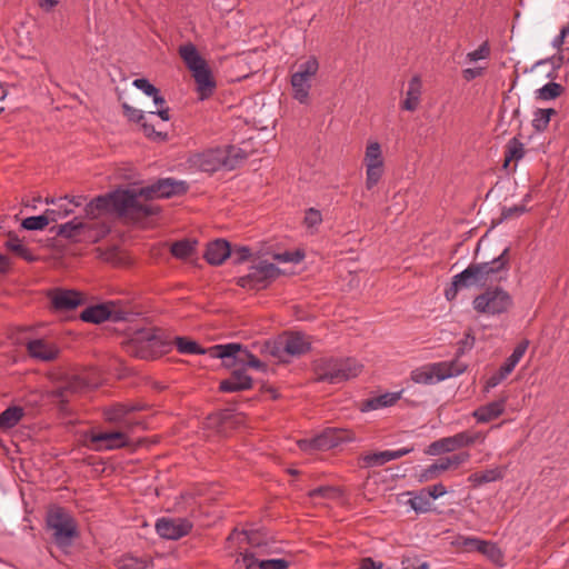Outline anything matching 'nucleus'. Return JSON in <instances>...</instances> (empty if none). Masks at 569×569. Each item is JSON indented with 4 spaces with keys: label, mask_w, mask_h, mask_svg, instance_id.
Instances as JSON below:
<instances>
[{
    "label": "nucleus",
    "mask_w": 569,
    "mask_h": 569,
    "mask_svg": "<svg viewBox=\"0 0 569 569\" xmlns=\"http://www.w3.org/2000/svg\"><path fill=\"white\" fill-rule=\"evenodd\" d=\"M184 181L172 178L159 179L157 182L140 188L138 191L130 189H117L103 196H98L86 206V213L97 218L102 212H113L120 217L140 219L157 213V208L151 203L141 202L139 198L161 199L181 194L187 191Z\"/></svg>",
    "instance_id": "1"
},
{
    "label": "nucleus",
    "mask_w": 569,
    "mask_h": 569,
    "mask_svg": "<svg viewBox=\"0 0 569 569\" xmlns=\"http://www.w3.org/2000/svg\"><path fill=\"white\" fill-rule=\"evenodd\" d=\"M509 272V247L491 261L471 263L452 277L450 286L445 290V297L451 301L458 292L470 287H485L488 283L501 281Z\"/></svg>",
    "instance_id": "2"
},
{
    "label": "nucleus",
    "mask_w": 569,
    "mask_h": 569,
    "mask_svg": "<svg viewBox=\"0 0 569 569\" xmlns=\"http://www.w3.org/2000/svg\"><path fill=\"white\" fill-rule=\"evenodd\" d=\"M179 56L192 73L200 100L209 98L216 88V81L207 61L191 42L179 47Z\"/></svg>",
    "instance_id": "3"
},
{
    "label": "nucleus",
    "mask_w": 569,
    "mask_h": 569,
    "mask_svg": "<svg viewBox=\"0 0 569 569\" xmlns=\"http://www.w3.org/2000/svg\"><path fill=\"white\" fill-rule=\"evenodd\" d=\"M46 527L51 532L54 545L62 550L70 548L79 536L76 519L70 511L59 506H53L47 511Z\"/></svg>",
    "instance_id": "4"
},
{
    "label": "nucleus",
    "mask_w": 569,
    "mask_h": 569,
    "mask_svg": "<svg viewBox=\"0 0 569 569\" xmlns=\"http://www.w3.org/2000/svg\"><path fill=\"white\" fill-rule=\"evenodd\" d=\"M170 346L162 331L156 328H141L133 332L126 343L129 355L140 359H151L161 355Z\"/></svg>",
    "instance_id": "5"
},
{
    "label": "nucleus",
    "mask_w": 569,
    "mask_h": 569,
    "mask_svg": "<svg viewBox=\"0 0 569 569\" xmlns=\"http://www.w3.org/2000/svg\"><path fill=\"white\" fill-rule=\"evenodd\" d=\"M362 371V365L352 358L323 359L316 369L317 380L340 383L355 378Z\"/></svg>",
    "instance_id": "6"
},
{
    "label": "nucleus",
    "mask_w": 569,
    "mask_h": 569,
    "mask_svg": "<svg viewBox=\"0 0 569 569\" xmlns=\"http://www.w3.org/2000/svg\"><path fill=\"white\" fill-rule=\"evenodd\" d=\"M467 365L458 359L440 361L419 367L411 371V380L419 385H435L463 373Z\"/></svg>",
    "instance_id": "7"
},
{
    "label": "nucleus",
    "mask_w": 569,
    "mask_h": 569,
    "mask_svg": "<svg viewBox=\"0 0 569 569\" xmlns=\"http://www.w3.org/2000/svg\"><path fill=\"white\" fill-rule=\"evenodd\" d=\"M513 306L511 295L500 287L488 288L475 297L472 307L478 313L500 316L507 313Z\"/></svg>",
    "instance_id": "8"
},
{
    "label": "nucleus",
    "mask_w": 569,
    "mask_h": 569,
    "mask_svg": "<svg viewBox=\"0 0 569 569\" xmlns=\"http://www.w3.org/2000/svg\"><path fill=\"white\" fill-rule=\"evenodd\" d=\"M487 432L465 430L453 436L440 438L428 446L427 453L431 456H439L443 453L453 452L456 450L471 447L473 445H482L487 439Z\"/></svg>",
    "instance_id": "9"
},
{
    "label": "nucleus",
    "mask_w": 569,
    "mask_h": 569,
    "mask_svg": "<svg viewBox=\"0 0 569 569\" xmlns=\"http://www.w3.org/2000/svg\"><path fill=\"white\" fill-rule=\"evenodd\" d=\"M238 159H244V154L234 148H230L228 151L210 149L196 154L192 158V163L203 172H216L222 167L233 169Z\"/></svg>",
    "instance_id": "10"
},
{
    "label": "nucleus",
    "mask_w": 569,
    "mask_h": 569,
    "mask_svg": "<svg viewBox=\"0 0 569 569\" xmlns=\"http://www.w3.org/2000/svg\"><path fill=\"white\" fill-rule=\"evenodd\" d=\"M210 357L222 359L227 366L241 365L257 370L264 369V363L239 343L216 345L208 350Z\"/></svg>",
    "instance_id": "11"
},
{
    "label": "nucleus",
    "mask_w": 569,
    "mask_h": 569,
    "mask_svg": "<svg viewBox=\"0 0 569 569\" xmlns=\"http://www.w3.org/2000/svg\"><path fill=\"white\" fill-rule=\"evenodd\" d=\"M318 70L319 62L316 57H309L299 64L298 70L291 74L290 79L293 99L303 104L308 102L311 82Z\"/></svg>",
    "instance_id": "12"
},
{
    "label": "nucleus",
    "mask_w": 569,
    "mask_h": 569,
    "mask_svg": "<svg viewBox=\"0 0 569 569\" xmlns=\"http://www.w3.org/2000/svg\"><path fill=\"white\" fill-rule=\"evenodd\" d=\"M280 274L279 268L266 260H259L249 268V272L238 279V284L246 289L267 288Z\"/></svg>",
    "instance_id": "13"
},
{
    "label": "nucleus",
    "mask_w": 569,
    "mask_h": 569,
    "mask_svg": "<svg viewBox=\"0 0 569 569\" xmlns=\"http://www.w3.org/2000/svg\"><path fill=\"white\" fill-rule=\"evenodd\" d=\"M133 313L119 307L116 302H107L86 308L80 313V319L84 322L101 323L106 320L113 322L129 321Z\"/></svg>",
    "instance_id": "14"
},
{
    "label": "nucleus",
    "mask_w": 569,
    "mask_h": 569,
    "mask_svg": "<svg viewBox=\"0 0 569 569\" xmlns=\"http://www.w3.org/2000/svg\"><path fill=\"white\" fill-rule=\"evenodd\" d=\"M350 440L351 437L348 430L328 428L313 438L299 440L298 446L300 450L305 452H313L317 450H329L339 446L341 442Z\"/></svg>",
    "instance_id": "15"
},
{
    "label": "nucleus",
    "mask_w": 569,
    "mask_h": 569,
    "mask_svg": "<svg viewBox=\"0 0 569 569\" xmlns=\"http://www.w3.org/2000/svg\"><path fill=\"white\" fill-rule=\"evenodd\" d=\"M261 550L243 552L234 561L233 569H288L290 561L283 558L266 559Z\"/></svg>",
    "instance_id": "16"
},
{
    "label": "nucleus",
    "mask_w": 569,
    "mask_h": 569,
    "mask_svg": "<svg viewBox=\"0 0 569 569\" xmlns=\"http://www.w3.org/2000/svg\"><path fill=\"white\" fill-rule=\"evenodd\" d=\"M91 448L97 451L116 450L129 445L124 431L91 432L88 436Z\"/></svg>",
    "instance_id": "17"
},
{
    "label": "nucleus",
    "mask_w": 569,
    "mask_h": 569,
    "mask_svg": "<svg viewBox=\"0 0 569 569\" xmlns=\"http://www.w3.org/2000/svg\"><path fill=\"white\" fill-rule=\"evenodd\" d=\"M156 530L161 538L177 540L189 533L191 525L180 518H161L157 520Z\"/></svg>",
    "instance_id": "18"
},
{
    "label": "nucleus",
    "mask_w": 569,
    "mask_h": 569,
    "mask_svg": "<svg viewBox=\"0 0 569 569\" xmlns=\"http://www.w3.org/2000/svg\"><path fill=\"white\" fill-rule=\"evenodd\" d=\"M141 410L140 406L129 403H116L103 409L104 419L108 422L120 425L122 428L131 430L138 422L128 420L127 417L133 411Z\"/></svg>",
    "instance_id": "19"
},
{
    "label": "nucleus",
    "mask_w": 569,
    "mask_h": 569,
    "mask_svg": "<svg viewBox=\"0 0 569 569\" xmlns=\"http://www.w3.org/2000/svg\"><path fill=\"white\" fill-rule=\"evenodd\" d=\"M279 347L291 357H299L311 349V340L301 332H290L280 338Z\"/></svg>",
    "instance_id": "20"
},
{
    "label": "nucleus",
    "mask_w": 569,
    "mask_h": 569,
    "mask_svg": "<svg viewBox=\"0 0 569 569\" xmlns=\"http://www.w3.org/2000/svg\"><path fill=\"white\" fill-rule=\"evenodd\" d=\"M49 297L56 311H70L83 302L81 293L76 290L54 289Z\"/></svg>",
    "instance_id": "21"
},
{
    "label": "nucleus",
    "mask_w": 569,
    "mask_h": 569,
    "mask_svg": "<svg viewBox=\"0 0 569 569\" xmlns=\"http://www.w3.org/2000/svg\"><path fill=\"white\" fill-rule=\"evenodd\" d=\"M27 351L32 359L44 362L54 360L59 355V348L46 339L28 341Z\"/></svg>",
    "instance_id": "22"
},
{
    "label": "nucleus",
    "mask_w": 569,
    "mask_h": 569,
    "mask_svg": "<svg viewBox=\"0 0 569 569\" xmlns=\"http://www.w3.org/2000/svg\"><path fill=\"white\" fill-rule=\"evenodd\" d=\"M507 397H501L489 403L482 405L471 412L477 423H488L503 415L507 406Z\"/></svg>",
    "instance_id": "23"
},
{
    "label": "nucleus",
    "mask_w": 569,
    "mask_h": 569,
    "mask_svg": "<svg viewBox=\"0 0 569 569\" xmlns=\"http://www.w3.org/2000/svg\"><path fill=\"white\" fill-rule=\"evenodd\" d=\"M413 451L412 447L409 448H400L397 450H385L379 452L367 453L362 457V461L365 467H379L385 463L402 458L403 456Z\"/></svg>",
    "instance_id": "24"
},
{
    "label": "nucleus",
    "mask_w": 569,
    "mask_h": 569,
    "mask_svg": "<svg viewBox=\"0 0 569 569\" xmlns=\"http://www.w3.org/2000/svg\"><path fill=\"white\" fill-rule=\"evenodd\" d=\"M252 386V379L244 370L236 369L228 379L220 382V390L223 392H238L248 390Z\"/></svg>",
    "instance_id": "25"
},
{
    "label": "nucleus",
    "mask_w": 569,
    "mask_h": 569,
    "mask_svg": "<svg viewBox=\"0 0 569 569\" xmlns=\"http://www.w3.org/2000/svg\"><path fill=\"white\" fill-rule=\"evenodd\" d=\"M231 254L230 243L224 239H217L208 243L204 259L208 263L219 266Z\"/></svg>",
    "instance_id": "26"
},
{
    "label": "nucleus",
    "mask_w": 569,
    "mask_h": 569,
    "mask_svg": "<svg viewBox=\"0 0 569 569\" xmlns=\"http://www.w3.org/2000/svg\"><path fill=\"white\" fill-rule=\"evenodd\" d=\"M86 388V382L78 376H72L66 379L61 385H59L53 391L52 395L54 398L59 399L61 402H68L69 396L73 393H78Z\"/></svg>",
    "instance_id": "27"
},
{
    "label": "nucleus",
    "mask_w": 569,
    "mask_h": 569,
    "mask_svg": "<svg viewBox=\"0 0 569 569\" xmlns=\"http://www.w3.org/2000/svg\"><path fill=\"white\" fill-rule=\"evenodd\" d=\"M406 392V389L397 392H386L383 395L367 399L361 405V411L367 412L371 410H378L387 407L393 406L399 399H401L402 393Z\"/></svg>",
    "instance_id": "28"
},
{
    "label": "nucleus",
    "mask_w": 569,
    "mask_h": 569,
    "mask_svg": "<svg viewBox=\"0 0 569 569\" xmlns=\"http://www.w3.org/2000/svg\"><path fill=\"white\" fill-rule=\"evenodd\" d=\"M420 96H421V80L418 76H415L410 79V81L408 83L406 98L401 103V108L407 111H415L419 106Z\"/></svg>",
    "instance_id": "29"
},
{
    "label": "nucleus",
    "mask_w": 569,
    "mask_h": 569,
    "mask_svg": "<svg viewBox=\"0 0 569 569\" xmlns=\"http://www.w3.org/2000/svg\"><path fill=\"white\" fill-rule=\"evenodd\" d=\"M529 346L528 340H523L519 342L513 349L512 353L506 359L503 365L499 368L502 372L509 376L516 366L519 363L523 355L526 353Z\"/></svg>",
    "instance_id": "30"
},
{
    "label": "nucleus",
    "mask_w": 569,
    "mask_h": 569,
    "mask_svg": "<svg viewBox=\"0 0 569 569\" xmlns=\"http://www.w3.org/2000/svg\"><path fill=\"white\" fill-rule=\"evenodd\" d=\"M4 247L28 262H32L36 260V257L31 252V250L28 247H26L16 234L9 236L8 240L4 243Z\"/></svg>",
    "instance_id": "31"
},
{
    "label": "nucleus",
    "mask_w": 569,
    "mask_h": 569,
    "mask_svg": "<svg viewBox=\"0 0 569 569\" xmlns=\"http://www.w3.org/2000/svg\"><path fill=\"white\" fill-rule=\"evenodd\" d=\"M24 411L21 407H9L2 413H0V428L3 430L16 427L22 417Z\"/></svg>",
    "instance_id": "32"
},
{
    "label": "nucleus",
    "mask_w": 569,
    "mask_h": 569,
    "mask_svg": "<svg viewBox=\"0 0 569 569\" xmlns=\"http://www.w3.org/2000/svg\"><path fill=\"white\" fill-rule=\"evenodd\" d=\"M503 472L499 468L487 469L483 472H475L468 477V481L475 487L482 486L502 479Z\"/></svg>",
    "instance_id": "33"
},
{
    "label": "nucleus",
    "mask_w": 569,
    "mask_h": 569,
    "mask_svg": "<svg viewBox=\"0 0 569 569\" xmlns=\"http://www.w3.org/2000/svg\"><path fill=\"white\" fill-rule=\"evenodd\" d=\"M363 161L366 167H383L382 151L379 142L370 141L367 144Z\"/></svg>",
    "instance_id": "34"
},
{
    "label": "nucleus",
    "mask_w": 569,
    "mask_h": 569,
    "mask_svg": "<svg viewBox=\"0 0 569 569\" xmlns=\"http://www.w3.org/2000/svg\"><path fill=\"white\" fill-rule=\"evenodd\" d=\"M525 156V146L518 138H512L508 141L505 150V167L510 161L518 162Z\"/></svg>",
    "instance_id": "35"
},
{
    "label": "nucleus",
    "mask_w": 569,
    "mask_h": 569,
    "mask_svg": "<svg viewBox=\"0 0 569 569\" xmlns=\"http://www.w3.org/2000/svg\"><path fill=\"white\" fill-rule=\"evenodd\" d=\"M50 214H52V211H44L43 214L28 217L22 220L21 226L26 230H42L50 222H53L54 218L50 217Z\"/></svg>",
    "instance_id": "36"
},
{
    "label": "nucleus",
    "mask_w": 569,
    "mask_h": 569,
    "mask_svg": "<svg viewBox=\"0 0 569 569\" xmlns=\"http://www.w3.org/2000/svg\"><path fill=\"white\" fill-rule=\"evenodd\" d=\"M196 246V240L183 239L172 243L170 250L173 257L178 259H187L194 253Z\"/></svg>",
    "instance_id": "37"
},
{
    "label": "nucleus",
    "mask_w": 569,
    "mask_h": 569,
    "mask_svg": "<svg viewBox=\"0 0 569 569\" xmlns=\"http://www.w3.org/2000/svg\"><path fill=\"white\" fill-rule=\"evenodd\" d=\"M407 505L417 513H425L431 510V500L423 490L412 495L408 499Z\"/></svg>",
    "instance_id": "38"
},
{
    "label": "nucleus",
    "mask_w": 569,
    "mask_h": 569,
    "mask_svg": "<svg viewBox=\"0 0 569 569\" xmlns=\"http://www.w3.org/2000/svg\"><path fill=\"white\" fill-rule=\"evenodd\" d=\"M565 88L557 82H548L536 91V98L543 101L553 100L561 96Z\"/></svg>",
    "instance_id": "39"
},
{
    "label": "nucleus",
    "mask_w": 569,
    "mask_h": 569,
    "mask_svg": "<svg viewBox=\"0 0 569 569\" xmlns=\"http://www.w3.org/2000/svg\"><path fill=\"white\" fill-rule=\"evenodd\" d=\"M174 343L177 350L182 355H203L207 352L194 340H190L184 337H176Z\"/></svg>",
    "instance_id": "40"
},
{
    "label": "nucleus",
    "mask_w": 569,
    "mask_h": 569,
    "mask_svg": "<svg viewBox=\"0 0 569 569\" xmlns=\"http://www.w3.org/2000/svg\"><path fill=\"white\" fill-rule=\"evenodd\" d=\"M47 203H52L54 207L51 209H47L46 211H52L50 217H53V222H57L60 219H63L73 212V208H69L67 203V197L59 198L58 200H47Z\"/></svg>",
    "instance_id": "41"
},
{
    "label": "nucleus",
    "mask_w": 569,
    "mask_h": 569,
    "mask_svg": "<svg viewBox=\"0 0 569 569\" xmlns=\"http://www.w3.org/2000/svg\"><path fill=\"white\" fill-rule=\"evenodd\" d=\"M448 462L449 461L447 460V457L438 459L435 463L428 466L421 472V479L425 481H429L437 478L441 472L450 469Z\"/></svg>",
    "instance_id": "42"
},
{
    "label": "nucleus",
    "mask_w": 569,
    "mask_h": 569,
    "mask_svg": "<svg viewBox=\"0 0 569 569\" xmlns=\"http://www.w3.org/2000/svg\"><path fill=\"white\" fill-rule=\"evenodd\" d=\"M118 569H152L151 563L147 559L133 556H123L118 560Z\"/></svg>",
    "instance_id": "43"
},
{
    "label": "nucleus",
    "mask_w": 569,
    "mask_h": 569,
    "mask_svg": "<svg viewBox=\"0 0 569 569\" xmlns=\"http://www.w3.org/2000/svg\"><path fill=\"white\" fill-rule=\"evenodd\" d=\"M83 223L78 218L59 226L58 234L64 238H74L83 229Z\"/></svg>",
    "instance_id": "44"
},
{
    "label": "nucleus",
    "mask_w": 569,
    "mask_h": 569,
    "mask_svg": "<svg viewBox=\"0 0 569 569\" xmlns=\"http://www.w3.org/2000/svg\"><path fill=\"white\" fill-rule=\"evenodd\" d=\"M556 111L553 109H538L535 112V117H533V120H532L533 128L537 131H543L545 129H547V127H548V124L550 122V117Z\"/></svg>",
    "instance_id": "45"
},
{
    "label": "nucleus",
    "mask_w": 569,
    "mask_h": 569,
    "mask_svg": "<svg viewBox=\"0 0 569 569\" xmlns=\"http://www.w3.org/2000/svg\"><path fill=\"white\" fill-rule=\"evenodd\" d=\"M383 173V167H366V186L370 190L372 189L381 179Z\"/></svg>",
    "instance_id": "46"
},
{
    "label": "nucleus",
    "mask_w": 569,
    "mask_h": 569,
    "mask_svg": "<svg viewBox=\"0 0 569 569\" xmlns=\"http://www.w3.org/2000/svg\"><path fill=\"white\" fill-rule=\"evenodd\" d=\"M402 569H429V563L417 556H406L401 561Z\"/></svg>",
    "instance_id": "47"
},
{
    "label": "nucleus",
    "mask_w": 569,
    "mask_h": 569,
    "mask_svg": "<svg viewBox=\"0 0 569 569\" xmlns=\"http://www.w3.org/2000/svg\"><path fill=\"white\" fill-rule=\"evenodd\" d=\"M322 222V214L315 208H309L305 214V224L309 229L317 228Z\"/></svg>",
    "instance_id": "48"
},
{
    "label": "nucleus",
    "mask_w": 569,
    "mask_h": 569,
    "mask_svg": "<svg viewBox=\"0 0 569 569\" xmlns=\"http://www.w3.org/2000/svg\"><path fill=\"white\" fill-rule=\"evenodd\" d=\"M489 56H490V47H489L488 42L486 41L478 49H476L471 52H468L466 58L469 62H475L478 60L487 59V58H489Z\"/></svg>",
    "instance_id": "49"
},
{
    "label": "nucleus",
    "mask_w": 569,
    "mask_h": 569,
    "mask_svg": "<svg viewBox=\"0 0 569 569\" xmlns=\"http://www.w3.org/2000/svg\"><path fill=\"white\" fill-rule=\"evenodd\" d=\"M122 109H123V113L124 116L130 120V121H133V122H142V120L144 119V113L142 110L140 109H137V108H133L131 107L130 104H128L127 102H123L122 103Z\"/></svg>",
    "instance_id": "50"
},
{
    "label": "nucleus",
    "mask_w": 569,
    "mask_h": 569,
    "mask_svg": "<svg viewBox=\"0 0 569 569\" xmlns=\"http://www.w3.org/2000/svg\"><path fill=\"white\" fill-rule=\"evenodd\" d=\"M137 89L141 90L148 97L156 96L158 88L149 82L146 78H139L133 80L132 83Z\"/></svg>",
    "instance_id": "51"
},
{
    "label": "nucleus",
    "mask_w": 569,
    "mask_h": 569,
    "mask_svg": "<svg viewBox=\"0 0 569 569\" xmlns=\"http://www.w3.org/2000/svg\"><path fill=\"white\" fill-rule=\"evenodd\" d=\"M470 453L468 451H461L459 453L447 457L450 468H458L459 466L470 460Z\"/></svg>",
    "instance_id": "52"
},
{
    "label": "nucleus",
    "mask_w": 569,
    "mask_h": 569,
    "mask_svg": "<svg viewBox=\"0 0 569 569\" xmlns=\"http://www.w3.org/2000/svg\"><path fill=\"white\" fill-rule=\"evenodd\" d=\"M250 254L251 251L248 247H238L231 250L230 258L233 260V263H242Z\"/></svg>",
    "instance_id": "53"
},
{
    "label": "nucleus",
    "mask_w": 569,
    "mask_h": 569,
    "mask_svg": "<svg viewBox=\"0 0 569 569\" xmlns=\"http://www.w3.org/2000/svg\"><path fill=\"white\" fill-rule=\"evenodd\" d=\"M526 211H527V208L523 204H521V206H512V207H509V208H503L502 211H501V218L503 220H507V219H510L512 217H519L522 213H525Z\"/></svg>",
    "instance_id": "54"
},
{
    "label": "nucleus",
    "mask_w": 569,
    "mask_h": 569,
    "mask_svg": "<svg viewBox=\"0 0 569 569\" xmlns=\"http://www.w3.org/2000/svg\"><path fill=\"white\" fill-rule=\"evenodd\" d=\"M431 499H438L447 493V489L442 483H436L429 488L422 489Z\"/></svg>",
    "instance_id": "55"
},
{
    "label": "nucleus",
    "mask_w": 569,
    "mask_h": 569,
    "mask_svg": "<svg viewBox=\"0 0 569 569\" xmlns=\"http://www.w3.org/2000/svg\"><path fill=\"white\" fill-rule=\"evenodd\" d=\"M476 551L492 558L499 552V549L495 543L482 540V545H479Z\"/></svg>",
    "instance_id": "56"
},
{
    "label": "nucleus",
    "mask_w": 569,
    "mask_h": 569,
    "mask_svg": "<svg viewBox=\"0 0 569 569\" xmlns=\"http://www.w3.org/2000/svg\"><path fill=\"white\" fill-rule=\"evenodd\" d=\"M508 376L500 369L490 376L486 382V388L489 390L501 383Z\"/></svg>",
    "instance_id": "57"
},
{
    "label": "nucleus",
    "mask_w": 569,
    "mask_h": 569,
    "mask_svg": "<svg viewBox=\"0 0 569 569\" xmlns=\"http://www.w3.org/2000/svg\"><path fill=\"white\" fill-rule=\"evenodd\" d=\"M141 123H142L143 132L148 138H151L154 140L156 139L163 140L166 138V134H163L160 131H157L152 124H149L147 122H141Z\"/></svg>",
    "instance_id": "58"
},
{
    "label": "nucleus",
    "mask_w": 569,
    "mask_h": 569,
    "mask_svg": "<svg viewBox=\"0 0 569 569\" xmlns=\"http://www.w3.org/2000/svg\"><path fill=\"white\" fill-rule=\"evenodd\" d=\"M547 63H551L553 69H556V70L560 69L563 63V56L559 54V56H553L550 58L541 59L535 63V67L547 64Z\"/></svg>",
    "instance_id": "59"
},
{
    "label": "nucleus",
    "mask_w": 569,
    "mask_h": 569,
    "mask_svg": "<svg viewBox=\"0 0 569 569\" xmlns=\"http://www.w3.org/2000/svg\"><path fill=\"white\" fill-rule=\"evenodd\" d=\"M479 545H482V540L479 538H475V537L462 538V541H461V546L467 551H476L478 549Z\"/></svg>",
    "instance_id": "60"
},
{
    "label": "nucleus",
    "mask_w": 569,
    "mask_h": 569,
    "mask_svg": "<svg viewBox=\"0 0 569 569\" xmlns=\"http://www.w3.org/2000/svg\"><path fill=\"white\" fill-rule=\"evenodd\" d=\"M335 489L331 487H318L309 492L311 498L323 497L329 498L333 495Z\"/></svg>",
    "instance_id": "61"
},
{
    "label": "nucleus",
    "mask_w": 569,
    "mask_h": 569,
    "mask_svg": "<svg viewBox=\"0 0 569 569\" xmlns=\"http://www.w3.org/2000/svg\"><path fill=\"white\" fill-rule=\"evenodd\" d=\"M483 72V68H467L462 71L463 79L467 81H471L478 77H480Z\"/></svg>",
    "instance_id": "62"
},
{
    "label": "nucleus",
    "mask_w": 569,
    "mask_h": 569,
    "mask_svg": "<svg viewBox=\"0 0 569 569\" xmlns=\"http://www.w3.org/2000/svg\"><path fill=\"white\" fill-rule=\"evenodd\" d=\"M58 3L59 0H38L39 7L47 12L51 11Z\"/></svg>",
    "instance_id": "63"
},
{
    "label": "nucleus",
    "mask_w": 569,
    "mask_h": 569,
    "mask_svg": "<svg viewBox=\"0 0 569 569\" xmlns=\"http://www.w3.org/2000/svg\"><path fill=\"white\" fill-rule=\"evenodd\" d=\"M360 569H381V565H377L370 558L362 561Z\"/></svg>",
    "instance_id": "64"
}]
</instances>
